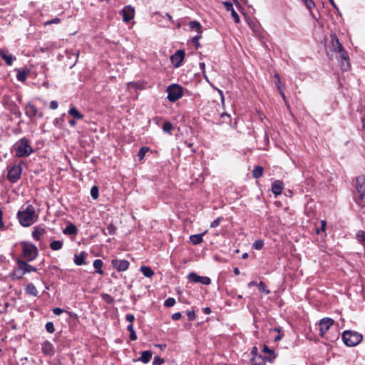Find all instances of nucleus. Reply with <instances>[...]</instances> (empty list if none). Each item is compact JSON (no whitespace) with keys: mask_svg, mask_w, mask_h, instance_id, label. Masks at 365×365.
<instances>
[{"mask_svg":"<svg viewBox=\"0 0 365 365\" xmlns=\"http://www.w3.org/2000/svg\"><path fill=\"white\" fill-rule=\"evenodd\" d=\"M330 51L334 52L342 71H348L350 68L349 57L335 34L331 35Z\"/></svg>","mask_w":365,"mask_h":365,"instance_id":"obj_1","label":"nucleus"},{"mask_svg":"<svg viewBox=\"0 0 365 365\" xmlns=\"http://www.w3.org/2000/svg\"><path fill=\"white\" fill-rule=\"evenodd\" d=\"M20 224L24 227L33 225L38 219L35 208L31 205H23L17 213Z\"/></svg>","mask_w":365,"mask_h":365,"instance_id":"obj_2","label":"nucleus"},{"mask_svg":"<svg viewBox=\"0 0 365 365\" xmlns=\"http://www.w3.org/2000/svg\"><path fill=\"white\" fill-rule=\"evenodd\" d=\"M15 155L19 158L28 157L33 153V149L29 144L26 138H22L18 140L14 145Z\"/></svg>","mask_w":365,"mask_h":365,"instance_id":"obj_3","label":"nucleus"},{"mask_svg":"<svg viewBox=\"0 0 365 365\" xmlns=\"http://www.w3.org/2000/svg\"><path fill=\"white\" fill-rule=\"evenodd\" d=\"M362 339V334L355 331L346 330L342 334V340L348 346H355L358 345L361 341Z\"/></svg>","mask_w":365,"mask_h":365,"instance_id":"obj_4","label":"nucleus"},{"mask_svg":"<svg viewBox=\"0 0 365 365\" xmlns=\"http://www.w3.org/2000/svg\"><path fill=\"white\" fill-rule=\"evenodd\" d=\"M21 247L22 250V256L26 261H32L38 256V250L31 242H21Z\"/></svg>","mask_w":365,"mask_h":365,"instance_id":"obj_5","label":"nucleus"},{"mask_svg":"<svg viewBox=\"0 0 365 365\" xmlns=\"http://www.w3.org/2000/svg\"><path fill=\"white\" fill-rule=\"evenodd\" d=\"M168 93L167 98L169 101L174 103L183 96V88L178 84L173 83L170 85L167 89Z\"/></svg>","mask_w":365,"mask_h":365,"instance_id":"obj_6","label":"nucleus"},{"mask_svg":"<svg viewBox=\"0 0 365 365\" xmlns=\"http://www.w3.org/2000/svg\"><path fill=\"white\" fill-rule=\"evenodd\" d=\"M356 190L359 198L356 202L360 206H365V177L359 176L356 178Z\"/></svg>","mask_w":365,"mask_h":365,"instance_id":"obj_7","label":"nucleus"},{"mask_svg":"<svg viewBox=\"0 0 365 365\" xmlns=\"http://www.w3.org/2000/svg\"><path fill=\"white\" fill-rule=\"evenodd\" d=\"M22 168L20 165H13L7 174L8 180L11 182H16L21 177Z\"/></svg>","mask_w":365,"mask_h":365,"instance_id":"obj_8","label":"nucleus"},{"mask_svg":"<svg viewBox=\"0 0 365 365\" xmlns=\"http://www.w3.org/2000/svg\"><path fill=\"white\" fill-rule=\"evenodd\" d=\"M18 269L17 272H21V275L19 277H21L24 274L26 273H29L31 272H36L37 269L35 267H33L30 264H29L27 262L23 261V260H18Z\"/></svg>","mask_w":365,"mask_h":365,"instance_id":"obj_9","label":"nucleus"},{"mask_svg":"<svg viewBox=\"0 0 365 365\" xmlns=\"http://www.w3.org/2000/svg\"><path fill=\"white\" fill-rule=\"evenodd\" d=\"M190 282L193 283H201L205 285H209L211 283V279L208 277H201L195 272H191L187 276Z\"/></svg>","mask_w":365,"mask_h":365,"instance_id":"obj_10","label":"nucleus"},{"mask_svg":"<svg viewBox=\"0 0 365 365\" xmlns=\"http://www.w3.org/2000/svg\"><path fill=\"white\" fill-rule=\"evenodd\" d=\"M334 324V320L331 318L326 317L319 322V335L322 337L329 330L330 327Z\"/></svg>","mask_w":365,"mask_h":365,"instance_id":"obj_11","label":"nucleus"},{"mask_svg":"<svg viewBox=\"0 0 365 365\" xmlns=\"http://www.w3.org/2000/svg\"><path fill=\"white\" fill-rule=\"evenodd\" d=\"M25 114L30 118H33L36 116L40 118L43 117V113L41 112H38L36 106L30 103H27L25 106Z\"/></svg>","mask_w":365,"mask_h":365,"instance_id":"obj_12","label":"nucleus"},{"mask_svg":"<svg viewBox=\"0 0 365 365\" xmlns=\"http://www.w3.org/2000/svg\"><path fill=\"white\" fill-rule=\"evenodd\" d=\"M111 264L118 272H124L128 269L130 262L126 259H114L111 261Z\"/></svg>","mask_w":365,"mask_h":365,"instance_id":"obj_13","label":"nucleus"},{"mask_svg":"<svg viewBox=\"0 0 365 365\" xmlns=\"http://www.w3.org/2000/svg\"><path fill=\"white\" fill-rule=\"evenodd\" d=\"M120 14L123 16V21L124 22H129L134 18L135 10L130 5H128L122 9Z\"/></svg>","mask_w":365,"mask_h":365,"instance_id":"obj_14","label":"nucleus"},{"mask_svg":"<svg viewBox=\"0 0 365 365\" xmlns=\"http://www.w3.org/2000/svg\"><path fill=\"white\" fill-rule=\"evenodd\" d=\"M185 57V52L182 50H178L170 57L172 63L175 67H179Z\"/></svg>","mask_w":365,"mask_h":365,"instance_id":"obj_15","label":"nucleus"},{"mask_svg":"<svg viewBox=\"0 0 365 365\" xmlns=\"http://www.w3.org/2000/svg\"><path fill=\"white\" fill-rule=\"evenodd\" d=\"M41 349L44 354L52 356L54 354V348L53 344L48 341H44L41 344Z\"/></svg>","mask_w":365,"mask_h":365,"instance_id":"obj_16","label":"nucleus"},{"mask_svg":"<svg viewBox=\"0 0 365 365\" xmlns=\"http://www.w3.org/2000/svg\"><path fill=\"white\" fill-rule=\"evenodd\" d=\"M46 232L44 227L41 226H36L34 227V230L32 231V237L35 240H40L41 237L45 235Z\"/></svg>","mask_w":365,"mask_h":365,"instance_id":"obj_17","label":"nucleus"},{"mask_svg":"<svg viewBox=\"0 0 365 365\" xmlns=\"http://www.w3.org/2000/svg\"><path fill=\"white\" fill-rule=\"evenodd\" d=\"M282 189L283 182L280 180H275L272 185V191L276 196L282 193Z\"/></svg>","mask_w":365,"mask_h":365,"instance_id":"obj_18","label":"nucleus"},{"mask_svg":"<svg viewBox=\"0 0 365 365\" xmlns=\"http://www.w3.org/2000/svg\"><path fill=\"white\" fill-rule=\"evenodd\" d=\"M87 256V254L85 252H81L79 255L75 254L74 255V263L81 266L85 264V259Z\"/></svg>","mask_w":365,"mask_h":365,"instance_id":"obj_19","label":"nucleus"},{"mask_svg":"<svg viewBox=\"0 0 365 365\" xmlns=\"http://www.w3.org/2000/svg\"><path fill=\"white\" fill-rule=\"evenodd\" d=\"M152 352L150 351H143L141 353L140 357L138 359V361H140L143 362V364H148L152 357Z\"/></svg>","mask_w":365,"mask_h":365,"instance_id":"obj_20","label":"nucleus"},{"mask_svg":"<svg viewBox=\"0 0 365 365\" xmlns=\"http://www.w3.org/2000/svg\"><path fill=\"white\" fill-rule=\"evenodd\" d=\"M0 56L5 61L8 66H11L15 58L11 54L6 53L5 51L0 50Z\"/></svg>","mask_w":365,"mask_h":365,"instance_id":"obj_21","label":"nucleus"},{"mask_svg":"<svg viewBox=\"0 0 365 365\" xmlns=\"http://www.w3.org/2000/svg\"><path fill=\"white\" fill-rule=\"evenodd\" d=\"M68 115L73 116L75 119H83V115L81 114L75 107L72 106L68 111Z\"/></svg>","mask_w":365,"mask_h":365,"instance_id":"obj_22","label":"nucleus"},{"mask_svg":"<svg viewBox=\"0 0 365 365\" xmlns=\"http://www.w3.org/2000/svg\"><path fill=\"white\" fill-rule=\"evenodd\" d=\"M25 290L27 294L32 295L34 297L37 296L38 294V291L33 283L28 284L26 287Z\"/></svg>","mask_w":365,"mask_h":365,"instance_id":"obj_23","label":"nucleus"},{"mask_svg":"<svg viewBox=\"0 0 365 365\" xmlns=\"http://www.w3.org/2000/svg\"><path fill=\"white\" fill-rule=\"evenodd\" d=\"M206 233V232L202 234L192 235L190 237V242L193 245H198L202 242V237Z\"/></svg>","mask_w":365,"mask_h":365,"instance_id":"obj_24","label":"nucleus"},{"mask_svg":"<svg viewBox=\"0 0 365 365\" xmlns=\"http://www.w3.org/2000/svg\"><path fill=\"white\" fill-rule=\"evenodd\" d=\"M263 352L264 354H267L269 355V356H266V358L269 361H272L276 358V355L274 354V352L272 349H270L267 345H264Z\"/></svg>","mask_w":365,"mask_h":365,"instance_id":"obj_25","label":"nucleus"},{"mask_svg":"<svg viewBox=\"0 0 365 365\" xmlns=\"http://www.w3.org/2000/svg\"><path fill=\"white\" fill-rule=\"evenodd\" d=\"M77 232V228L73 224H69L63 230V233L65 235H73Z\"/></svg>","mask_w":365,"mask_h":365,"instance_id":"obj_26","label":"nucleus"},{"mask_svg":"<svg viewBox=\"0 0 365 365\" xmlns=\"http://www.w3.org/2000/svg\"><path fill=\"white\" fill-rule=\"evenodd\" d=\"M103 263L101 259H95L93 262V267L96 269V272L99 274H103V271L102 269V266Z\"/></svg>","mask_w":365,"mask_h":365,"instance_id":"obj_27","label":"nucleus"},{"mask_svg":"<svg viewBox=\"0 0 365 365\" xmlns=\"http://www.w3.org/2000/svg\"><path fill=\"white\" fill-rule=\"evenodd\" d=\"M140 271L146 277H151L154 274V272L150 267L142 266L140 267Z\"/></svg>","mask_w":365,"mask_h":365,"instance_id":"obj_28","label":"nucleus"},{"mask_svg":"<svg viewBox=\"0 0 365 365\" xmlns=\"http://www.w3.org/2000/svg\"><path fill=\"white\" fill-rule=\"evenodd\" d=\"M63 242L60 240H53L50 243V247L52 250L57 251L62 248Z\"/></svg>","mask_w":365,"mask_h":365,"instance_id":"obj_29","label":"nucleus"},{"mask_svg":"<svg viewBox=\"0 0 365 365\" xmlns=\"http://www.w3.org/2000/svg\"><path fill=\"white\" fill-rule=\"evenodd\" d=\"M115 231H116L115 226L114 225H113L112 223H110L107 226L106 230H103V233L105 235H112L115 233Z\"/></svg>","mask_w":365,"mask_h":365,"instance_id":"obj_30","label":"nucleus"},{"mask_svg":"<svg viewBox=\"0 0 365 365\" xmlns=\"http://www.w3.org/2000/svg\"><path fill=\"white\" fill-rule=\"evenodd\" d=\"M263 175V168L261 166H256L253 171H252V175L255 178H259Z\"/></svg>","mask_w":365,"mask_h":365,"instance_id":"obj_31","label":"nucleus"},{"mask_svg":"<svg viewBox=\"0 0 365 365\" xmlns=\"http://www.w3.org/2000/svg\"><path fill=\"white\" fill-rule=\"evenodd\" d=\"M189 26L191 29L195 30L196 31H197L198 34L202 33L201 25L199 22H197L196 21H190L189 24Z\"/></svg>","mask_w":365,"mask_h":365,"instance_id":"obj_32","label":"nucleus"},{"mask_svg":"<svg viewBox=\"0 0 365 365\" xmlns=\"http://www.w3.org/2000/svg\"><path fill=\"white\" fill-rule=\"evenodd\" d=\"M263 361V359L261 356L255 354V356H253L251 359L250 362L252 365H260L262 364Z\"/></svg>","mask_w":365,"mask_h":365,"instance_id":"obj_33","label":"nucleus"},{"mask_svg":"<svg viewBox=\"0 0 365 365\" xmlns=\"http://www.w3.org/2000/svg\"><path fill=\"white\" fill-rule=\"evenodd\" d=\"M162 129L165 133L171 134V131L173 129V126L170 122L166 121L163 123Z\"/></svg>","mask_w":365,"mask_h":365,"instance_id":"obj_34","label":"nucleus"},{"mask_svg":"<svg viewBox=\"0 0 365 365\" xmlns=\"http://www.w3.org/2000/svg\"><path fill=\"white\" fill-rule=\"evenodd\" d=\"M27 73L28 72L25 71H19L16 75L17 80L21 82H24L26 79Z\"/></svg>","mask_w":365,"mask_h":365,"instance_id":"obj_35","label":"nucleus"},{"mask_svg":"<svg viewBox=\"0 0 365 365\" xmlns=\"http://www.w3.org/2000/svg\"><path fill=\"white\" fill-rule=\"evenodd\" d=\"M258 289L260 292L265 293L266 294H269L270 291L267 289L266 284L263 282H260L257 284Z\"/></svg>","mask_w":365,"mask_h":365,"instance_id":"obj_36","label":"nucleus"},{"mask_svg":"<svg viewBox=\"0 0 365 365\" xmlns=\"http://www.w3.org/2000/svg\"><path fill=\"white\" fill-rule=\"evenodd\" d=\"M356 237L359 241L361 242L365 245V231L359 230L356 232Z\"/></svg>","mask_w":365,"mask_h":365,"instance_id":"obj_37","label":"nucleus"},{"mask_svg":"<svg viewBox=\"0 0 365 365\" xmlns=\"http://www.w3.org/2000/svg\"><path fill=\"white\" fill-rule=\"evenodd\" d=\"M175 304V299L173 297H169L164 302V306L166 307H173Z\"/></svg>","mask_w":365,"mask_h":365,"instance_id":"obj_38","label":"nucleus"},{"mask_svg":"<svg viewBox=\"0 0 365 365\" xmlns=\"http://www.w3.org/2000/svg\"><path fill=\"white\" fill-rule=\"evenodd\" d=\"M91 195L94 200L98 197V188L97 186L94 185L91 187Z\"/></svg>","mask_w":365,"mask_h":365,"instance_id":"obj_39","label":"nucleus"},{"mask_svg":"<svg viewBox=\"0 0 365 365\" xmlns=\"http://www.w3.org/2000/svg\"><path fill=\"white\" fill-rule=\"evenodd\" d=\"M263 246L264 242L261 240H256L252 245L253 248L257 250H261L263 247Z\"/></svg>","mask_w":365,"mask_h":365,"instance_id":"obj_40","label":"nucleus"},{"mask_svg":"<svg viewBox=\"0 0 365 365\" xmlns=\"http://www.w3.org/2000/svg\"><path fill=\"white\" fill-rule=\"evenodd\" d=\"M148 151V148L147 147H142L138 153V156L140 160L143 159L145 155V153Z\"/></svg>","mask_w":365,"mask_h":365,"instance_id":"obj_41","label":"nucleus"},{"mask_svg":"<svg viewBox=\"0 0 365 365\" xmlns=\"http://www.w3.org/2000/svg\"><path fill=\"white\" fill-rule=\"evenodd\" d=\"M46 331L48 332V333H53L54 331H55V328H54V325L53 324V322H48L46 324Z\"/></svg>","mask_w":365,"mask_h":365,"instance_id":"obj_42","label":"nucleus"},{"mask_svg":"<svg viewBox=\"0 0 365 365\" xmlns=\"http://www.w3.org/2000/svg\"><path fill=\"white\" fill-rule=\"evenodd\" d=\"M223 220L222 217H218L217 219H215L210 225V227L212 228H215L219 226L220 222Z\"/></svg>","mask_w":365,"mask_h":365,"instance_id":"obj_43","label":"nucleus"},{"mask_svg":"<svg viewBox=\"0 0 365 365\" xmlns=\"http://www.w3.org/2000/svg\"><path fill=\"white\" fill-rule=\"evenodd\" d=\"M165 360L160 357V356H155L153 361V365H161L163 364Z\"/></svg>","mask_w":365,"mask_h":365,"instance_id":"obj_44","label":"nucleus"},{"mask_svg":"<svg viewBox=\"0 0 365 365\" xmlns=\"http://www.w3.org/2000/svg\"><path fill=\"white\" fill-rule=\"evenodd\" d=\"M61 22V19L58 17H56L51 20H49V21H47L44 23V25L45 26H47V25H51L52 24H59Z\"/></svg>","mask_w":365,"mask_h":365,"instance_id":"obj_45","label":"nucleus"},{"mask_svg":"<svg viewBox=\"0 0 365 365\" xmlns=\"http://www.w3.org/2000/svg\"><path fill=\"white\" fill-rule=\"evenodd\" d=\"M186 314L189 321H193L195 319L196 315L195 311H187Z\"/></svg>","mask_w":365,"mask_h":365,"instance_id":"obj_46","label":"nucleus"},{"mask_svg":"<svg viewBox=\"0 0 365 365\" xmlns=\"http://www.w3.org/2000/svg\"><path fill=\"white\" fill-rule=\"evenodd\" d=\"M307 8L311 10L314 6V2L312 0H303Z\"/></svg>","mask_w":365,"mask_h":365,"instance_id":"obj_47","label":"nucleus"},{"mask_svg":"<svg viewBox=\"0 0 365 365\" xmlns=\"http://www.w3.org/2000/svg\"><path fill=\"white\" fill-rule=\"evenodd\" d=\"M201 37H202L201 34H198V35H197L192 38V42L195 44V46H196V48L200 46V43L198 41Z\"/></svg>","mask_w":365,"mask_h":365,"instance_id":"obj_48","label":"nucleus"},{"mask_svg":"<svg viewBox=\"0 0 365 365\" xmlns=\"http://www.w3.org/2000/svg\"><path fill=\"white\" fill-rule=\"evenodd\" d=\"M231 15L233 17L234 21H235V23H239L240 22V16H239V15L237 14V13L235 10L231 12Z\"/></svg>","mask_w":365,"mask_h":365,"instance_id":"obj_49","label":"nucleus"},{"mask_svg":"<svg viewBox=\"0 0 365 365\" xmlns=\"http://www.w3.org/2000/svg\"><path fill=\"white\" fill-rule=\"evenodd\" d=\"M225 6V8L228 11H230L232 12V11H234L235 9H233V6H232V4L230 3V2H225L224 3Z\"/></svg>","mask_w":365,"mask_h":365,"instance_id":"obj_50","label":"nucleus"},{"mask_svg":"<svg viewBox=\"0 0 365 365\" xmlns=\"http://www.w3.org/2000/svg\"><path fill=\"white\" fill-rule=\"evenodd\" d=\"M327 225V222L325 220L321 221V228L317 230V232L319 234L321 231L324 232L325 230V227Z\"/></svg>","mask_w":365,"mask_h":365,"instance_id":"obj_51","label":"nucleus"},{"mask_svg":"<svg viewBox=\"0 0 365 365\" xmlns=\"http://www.w3.org/2000/svg\"><path fill=\"white\" fill-rule=\"evenodd\" d=\"M125 319L130 323L133 324V321L135 320V317L132 314H127L125 316Z\"/></svg>","mask_w":365,"mask_h":365,"instance_id":"obj_52","label":"nucleus"},{"mask_svg":"<svg viewBox=\"0 0 365 365\" xmlns=\"http://www.w3.org/2000/svg\"><path fill=\"white\" fill-rule=\"evenodd\" d=\"M200 68L201 69L205 78L207 81V78L205 75V63H203V62L200 63Z\"/></svg>","mask_w":365,"mask_h":365,"instance_id":"obj_53","label":"nucleus"},{"mask_svg":"<svg viewBox=\"0 0 365 365\" xmlns=\"http://www.w3.org/2000/svg\"><path fill=\"white\" fill-rule=\"evenodd\" d=\"M58 106V103L56 101H51V103H50V108L51 109L56 110V109H57Z\"/></svg>","mask_w":365,"mask_h":365,"instance_id":"obj_54","label":"nucleus"},{"mask_svg":"<svg viewBox=\"0 0 365 365\" xmlns=\"http://www.w3.org/2000/svg\"><path fill=\"white\" fill-rule=\"evenodd\" d=\"M64 312L63 309H61V308H58V307H56V308H54L53 309V312L55 315H60L63 312Z\"/></svg>","mask_w":365,"mask_h":365,"instance_id":"obj_55","label":"nucleus"},{"mask_svg":"<svg viewBox=\"0 0 365 365\" xmlns=\"http://www.w3.org/2000/svg\"><path fill=\"white\" fill-rule=\"evenodd\" d=\"M182 317V314L180 312H176L172 315V319L177 321L179 320Z\"/></svg>","mask_w":365,"mask_h":365,"instance_id":"obj_56","label":"nucleus"},{"mask_svg":"<svg viewBox=\"0 0 365 365\" xmlns=\"http://www.w3.org/2000/svg\"><path fill=\"white\" fill-rule=\"evenodd\" d=\"M4 222L3 221V212L0 210V228H4Z\"/></svg>","mask_w":365,"mask_h":365,"instance_id":"obj_57","label":"nucleus"},{"mask_svg":"<svg viewBox=\"0 0 365 365\" xmlns=\"http://www.w3.org/2000/svg\"><path fill=\"white\" fill-rule=\"evenodd\" d=\"M130 340L132 341H135L137 339V336L135 334V331H130Z\"/></svg>","mask_w":365,"mask_h":365,"instance_id":"obj_58","label":"nucleus"},{"mask_svg":"<svg viewBox=\"0 0 365 365\" xmlns=\"http://www.w3.org/2000/svg\"><path fill=\"white\" fill-rule=\"evenodd\" d=\"M213 88L217 91V92L219 93V94L220 95V97H221V101L222 103H224V100H225V98H224V95H223V93L221 90L217 88L216 87H214Z\"/></svg>","mask_w":365,"mask_h":365,"instance_id":"obj_59","label":"nucleus"},{"mask_svg":"<svg viewBox=\"0 0 365 365\" xmlns=\"http://www.w3.org/2000/svg\"><path fill=\"white\" fill-rule=\"evenodd\" d=\"M202 312L205 314H210L211 313V309L210 307H205L202 309Z\"/></svg>","mask_w":365,"mask_h":365,"instance_id":"obj_60","label":"nucleus"},{"mask_svg":"<svg viewBox=\"0 0 365 365\" xmlns=\"http://www.w3.org/2000/svg\"><path fill=\"white\" fill-rule=\"evenodd\" d=\"M69 125L71 126V127H75L76 125V119H72V120H70L69 122H68Z\"/></svg>","mask_w":365,"mask_h":365,"instance_id":"obj_61","label":"nucleus"},{"mask_svg":"<svg viewBox=\"0 0 365 365\" xmlns=\"http://www.w3.org/2000/svg\"><path fill=\"white\" fill-rule=\"evenodd\" d=\"M330 4H331V6L337 11H339V8L338 6H336V4H335L334 1V0H329Z\"/></svg>","mask_w":365,"mask_h":365,"instance_id":"obj_62","label":"nucleus"},{"mask_svg":"<svg viewBox=\"0 0 365 365\" xmlns=\"http://www.w3.org/2000/svg\"><path fill=\"white\" fill-rule=\"evenodd\" d=\"M127 329L129 332L135 331L133 329V324L130 323V324L127 327Z\"/></svg>","mask_w":365,"mask_h":365,"instance_id":"obj_63","label":"nucleus"},{"mask_svg":"<svg viewBox=\"0 0 365 365\" xmlns=\"http://www.w3.org/2000/svg\"><path fill=\"white\" fill-rule=\"evenodd\" d=\"M233 272L236 275H238L240 273V271L237 267L234 268Z\"/></svg>","mask_w":365,"mask_h":365,"instance_id":"obj_64","label":"nucleus"}]
</instances>
